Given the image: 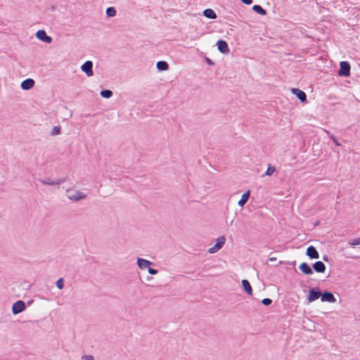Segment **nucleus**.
<instances>
[{"label": "nucleus", "instance_id": "35", "mask_svg": "<svg viewBox=\"0 0 360 360\" xmlns=\"http://www.w3.org/2000/svg\"><path fill=\"white\" fill-rule=\"evenodd\" d=\"M323 259L324 261H328V257L327 256H324Z\"/></svg>", "mask_w": 360, "mask_h": 360}, {"label": "nucleus", "instance_id": "1", "mask_svg": "<svg viewBox=\"0 0 360 360\" xmlns=\"http://www.w3.org/2000/svg\"><path fill=\"white\" fill-rule=\"evenodd\" d=\"M67 197L68 199L72 201H79L82 199L86 198V195L83 192L77 190H68L67 191Z\"/></svg>", "mask_w": 360, "mask_h": 360}, {"label": "nucleus", "instance_id": "24", "mask_svg": "<svg viewBox=\"0 0 360 360\" xmlns=\"http://www.w3.org/2000/svg\"><path fill=\"white\" fill-rule=\"evenodd\" d=\"M348 244L352 247H354L356 245H360V237L358 238H356V239L349 240L348 241Z\"/></svg>", "mask_w": 360, "mask_h": 360}, {"label": "nucleus", "instance_id": "18", "mask_svg": "<svg viewBox=\"0 0 360 360\" xmlns=\"http://www.w3.org/2000/svg\"><path fill=\"white\" fill-rule=\"evenodd\" d=\"M203 15L205 17L209 19H215L217 18V15L215 12L210 8H207L203 11Z\"/></svg>", "mask_w": 360, "mask_h": 360}, {"label": "nucleus", "instance_id": "5", "mask_svg": "<svg viewBox=\"0 0 360 360\" xmlns=\"http://www.w3.org/2000/svg\"><path fill=\"white\" fill-rule=\"evenodd\" d=\"M26 308L25 304L22 300L15 302L12 307V312L13 314H18L23 311Z\"/></svg>", "mask_w": 360, "mask_h": 360}, {"label": "nucleus", "instance_id": "12", "mask_svg": "<svg viewBox=\"0 0 360 360\" xmlns=\"http://www.w3.org/2000/svg\"><path fill=\"white\" fill-rule=\"evenodd\" d=\"M306 254L310 259L319 258V254L318 251L312 245H310L309 247L307 248Z\"/></svg>", "mask_w": 360, "mask_h": 360}, {"label": "nucleus", "instance_id": "14", "mask_svg": "<svg viewBox=\"0 0 360 360\" xmlns=\"http://www.w3.org/2000/svg\"><path fill=\"white\" fill-rule=\"evenodd\" d=\"M34 86V81L32 79H26L21 82L20 86L23 90H30Z\"/></svg>", "mask_w": 360, "mask_h": 360}, {"label": "nucleus", "instance_id": "23", "mask_svg": "<svg viewBox=\"0 0 360 360\" xmlns=\"http://www.w3.org/2000/svg\"><path fill=\"white\" fill-rule=\"evenodd\" d=\"M106 15L108 17H114L116 15V10L114 7H108L106 9Z\"/></svg>", "mask_w": 360, "mask_h": 360}, {"label": "nucleus", "instance_id": "15", "mask_svg": "<svg viewBox=\"0 0 360 360\" xmlns=\"http://www.w3.org/2000/svg\"><path fill=\"white\" fill-rule=\"evenodd\" d=\"M299 269L303 274L306 275H311L313 274L312 269L306 262H302V264H300Z\"/></svg>", "mask_w": 360, "mask_h": 360}, {"label": "nucleus", "instance_id": "11", "mask_svg": "<svg viewBox=\"0 0 360 360\" xmlns=\"http://www.w3.org/2000/svg\"><path fill=\"white\" fill-rule=\"evenodd\" d=\"M291 91L301 102H305L307 101V95L303 91L293 88Z\"/></svg>", "mask_w": 360, "mask_h": 360}, {"label": "nucleus", "instance_id": "10", "mask_svg": "<svg viewBox=\"0 0 360 360\" xmlns=\"http://www.w3.org/2000/svg\"><path fill=\"white\" fill-rule=\"evenodd\" d=\"M321 292L316 291L314 288L309 290V295L307 297V301L309 302H314L321 297Z\"/></svg>", "mask_w": 360, "mask_h": 360}, {"label": "nucleus", "instance_id": "28", "mask_svg": "<svg viewBox=\"0 0 360 360\" xmlns=\"http://www.w3.org/2000/svg\"><path fill=\"white\" fill-rule=\"evenodd\" d=\"M60 129L59 127H54L51 131V135L52 136L58 135L60 134Z\"/></svg>", "mask_w": 360, "mask_h": 360}, {"label": "nucleus", "instance_id": "34", "mask_svg": "<svg viewBox=\"0 0 360 360\" xmlns=\"http://www.w3.org/2000/svg\"><path fill=\"white\" fill-rule=\"evenodd\" d=\"M207 62L208 64H212L211 60L209 59V58H207Z\"/></svg>", "mask_w": 360, "mask_h": 360}, {"label": "nucleus", "instance_id": "16", "mask_svg": "<svg viewBox=\"0 0 360 360\" xmlns=\"http://www.w3.org/2000/svg\"><path fill=\"white\" fill-rule=\"evenodd\" d=\"M313 268L314 271L317 273H323L326 271V266L321 261L316 262L313 264Z\"/></svg>", "mask_w": 360, "mask_h": 360}, {"label": "nucleus", "instance_id": "32", "mask_svg": "<svg viewBox=\"0 0 360 360\" xmlns=\"http://www.w3.org/2000/svg\"><path fill=\"white\" fill-rule=\"evenodd\" d=\"M269 260L270 262H275V261L276 260V257H270V258L269 259Z\"/></svg>", "mask_w": 360, "mask_h": 360}, {"label": "nucleus", "instance_id": "6", "mask_svg": "<svg viewBox=\"0 0 360 360\" xmlns=\"http://www.w3.org/2000/svg\"><path fill=\"white\" fill-rule=\"evenodd\" d=\"M93 63L91 60L86 61L82 66L81 70L86 73L88 77L94 75L93 72Z\"/></svg>", "mask_w": 360, "mask_h": 360}, {"label": "nucleus", "instance_id": "20", "mask_svg": "<svg viewBox=\"0 0 360 360\" xmlns=\"http://www.w3.org/2000/svg\"><path fill=\"white\" fill-rule=\"evenodd\" d=\"M156 68L159 70L165 71V70H168L169 65H168V63L167 62L161 60V61H158L157 63Z\"/></svg>", "mask_w": 360, "mask_h": 360}, {"label": "nucleus", "instance_id": "3", "mask_svg": "<svg viewBox=\"0 0 360 360\" xmlns=\"http://www.w3.org/2000/svg\"><path fill=\"white\" fill-rule=\"evenodd\" d=\"M39 181L44 185L57 186V185H60V184L64 183L65 179V178L53 179L49 177V178L44 179H39Z\"/></svg>", "mask_w": 360, "mask_h": 360}, {"label": "nucleus", "instance_id": "19", "mask_svg": "<svg viewBox=\"0 0 360 360\" xmlns=\"http://www.w3.org/2000/svg\"><path fill=\"white\" fill-rule=\"evenodd\" d=\"M250 198V191H247L243 193L241 196V198L239 200L238 204L239 206L243 207L248 200Z\"/></svg>", "mask_w": 360, "mask_h": 360}, {"label": "nucleus", "instance_id": "30", "mask_svg": "<svg viewBox=\"0 0 360 360\" xmlns=\"http://www.w3.org/2000/svg\"><path fill=\"white\" fill-rule=\"evenodd\" d=\"M148 271L151 275H155L158 273L157 269L150 268V266L148 268Z\"/></svg>", "mask_w": 360, "mask_h": 360}, {"label": "nucleus", "instance_id": "4", "mask_svg": "<svg viewBox=\"0 0 360 360\" xmlns=\"http://www.w3.org/2000/svg\"><path fill=\"white\" fill-rule=\"evenodd\" d=\"M225 241H226V239L224 236L218 238L217 239L216 244L214 246L209 248L208 252L210 254H214V253L217 252L219 250H220L223 247V245L225 243Z\"/></svg>", "mask_w": 360, "mask_h": 360}, {"label": "nucleus", "instance_id": "26", "mask_svg": "<svg viewBox=\"0 0 360 360\" xmlns=\"http://www.w3.org/2000/svg\"><path fill=\"white\" fill-rule=\"evenodd\" d=\"M56 287L58 288V289H62L63 288V286H64V284H63V279L62 278H59L56 283Z\"/></svg>", "mask_w": 360, "mask_h": 360}, {"label": "nucleus", "instance_id": "33", "mask_svg": "<svg viewBox=\"0 0 360 360\" xmlns=\"http://www.w3.org/2000/svg\"><path fill=\"white\" fill-rule=\"evenodd\" d=\"M86 358L87 360H93V356H86Z\"/></svg>", "mask_w": 360, "mask_h": 360}, {"label": "nucleus", "instance_id": "9", "mask_svg": "<svg viewBox=\"0 0 360 360\" xmlns=\"http://www.w3.org/2000/svg\"><path fill=\"white\" fill-rule=\"evenodd\" d=\"M137 265L140 269L143 270L148 268L151 265H154V263L143 258H138Z\"/></svg>", "mask_w": 360, "mask_h": 360}, {"label": "nucleus", "instance_id": "21", "mask_svg": "<svg viewBox=\"0 0 360 360\" xmlns=\"http://www.w3.org/2000/svg\"><path fill=\"white\" fill-rule=\"evenodd\" d=\"M253 11L260 15H265L266 11L259 5H255L252 8Z\"/></svg>", "mask_w": 360, "mask_h": 360}, {"label": "nucleus", "instance_id": "22", "mask_svg": "<svg viewBox=\"0 0 360 360\" xmlns=\"http://www.w3.org/2000/svg\"><path fill=\"white\" fill-rule=\"evenodd\" d=\"M100 94L103 98H109L112 96V91L108 89L102 90Z\"/></svg>", "mask_w": 360, "mask_h": 360}, {"label": "nucleus", "instance_id": "27", "mask_svg": "<svg viewBox=\"0 0 360 360\" xmlns=\"http://www.w3.org/2000/svg\"><path fill=\"white\" fill-rule=\"evenodd\" d=\"M326 132L329 134L330 136V138L333 140V141L336 144V146H340L341 144L338 142V141L337 140V139L334 136V135L333 134H329V131H326Z\"/></svg>", "mask_w": 360, "mask_h": 360}, {"label": "nucleus", "instance_id": "2", "mask_svg": "<svg viewBox=\"0 0 360 360\" xmlns=\"http://www.w3.org/2000/svg\"><path fill=\"white\" fill-rule=\"evenodd\" d=\"M340 68L338 71V75L342 77H348L350 75V65L347 61L340 62Z\"/></svg>", "mask_w": 360, "mask_h": 360}, {"label": "nucleus", "instance_id": "13", "mask_svg": "<svg viewBox=\"0 0 360 360\" xmlns=\"http://www.w3.org/2000/svg\"><path fill=\"white\" fill-rule=\"evenodd\" d=\"M218 50L222 53H226L229 51L227 43L224 40H219L217 42Z\"/></svg>", "mask_w": 360, "mask_h": 360}, {"label": "nucleus", "instance_id": "8", "mask_svg": "<svg viewBox=\"0 0 360 360\" xmlns=\"http://www.w3.org/2000/svg\"><path fill=\"white\" fill-rule=\"evenodd\" d=\"M36 37L38 39L48 44H50L52 41V38L48 36L44 30L37 31L36 33Z\"/></svg>", "mask_w": 360, "mask_h": 360}, {"label": "nucleus", "instance_id": "29", "mask_svg": "<svg viewBox=\"0 0 360 360\" xmlns=\"http://www.w3.org/2000/svg\"><path fill=\"white\" fill-rule=\"evenodd\" d=\"M272 302V300L269 298H264L262 300V303L265 305V306H268L269 304H271Z\"/></svg>", "mask_w": 360, "mask_h": 360}, {"label": "nucleus", "instance_id": "31", "mask_svg": "<svg viewBox=\"0 0 360 360\" xmlns=\"http://www.w3.org/2000/svg\"><path fill=\"white\" fill-rule=\"evenodd\" d=\"M241 1L245 4L250 5L252 4V0H241Z\"/></svg>", "mask_w": 360, "mask_h": 360}, {"label": "nucleus", "instance_id": "25", "mask_svg": "<svg viewBox=\"0 0 360 360\" xmlns=\"http://www.w3.org/2000/svg\"><path fill=\"white\" fill-rule=\"evenodd\" d=\"M275 171H276L275 167H271L270 165H269V167L265 172V174L267 176H271L275 172Z\"/></svg>", "mask_w": 360, "mask_h": 360}, {"label": "nucleus", "instance_id": "7", "mask_svg": "<svg viewBox=\"0 0 360 360\" xmlns=\"http://www.w3.org/2000/svg\"><path fill=\"white\" fill-rule=\"evenodd\" d=\"M321 300L322 302H328L330 303H334L336 302V299L333 294L328 291H325L323 293H321Z\"/></svg>", "mask_w": 360, "mask_h": 360}, {"label": "nucleus", "instance_id": "17", "mask_svg": "<svg viewBox=\"0 0 360 360\" xmlns=\"http://www.w3.org/2000/svg\"><path fill=\"white\" fill-rule=\"evenodd\" d=\"M242 285L245 292L248 295H251L252 294V289L251 285L248 280L243 279L242 281Z\"/></svg>", "mask_w": 360, "mask_h": 360}, {"label": "nucleus", "instance_id": "36", "mask_svg": "<svg viewBox=\"0 0 360 360\" xmlns=\"http://www.w3.org/2000/svg\"><path fill=\"white\" fill-rule=\"evenodd\" d=\"M150 279H152V278H151V277H148V278H147V280H148V281H149V280H150Z\"/></svg>", "mask_w": 360, "mask_h": 360}]
</instances>
